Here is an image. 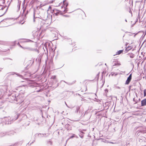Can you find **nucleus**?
I'll return each mask as SVG.
<instances>
[{"label":"nucleus","instance_id":"1","mask_svg":"<svg viewBox=\"0 0 146 146\" xmlns=\"http://www.w3.org/2000/svg\"><path fill=\"white\" fill-rule=\"evenodd\" d=\"M7 7L0 5V17L3 16L5 14L7 10Z\"/></svg>","mask_w":146,"mask_h":146},{"label":"nucleus","instance_id":"2","mask_svg":"<svg viewBox=\"0 0 146 146\" xmlns=\"http://www.w3.org/2000/svg\"><path fill=\"white\" fill-rule=\"evenodd\" d=\"M10 119V117H5L3 118H0V123L4 124H6L5 120H9Z\"/></svg>","mask_w":146,"mask_h":146},{"label":"nucleus","instance_id":"3","mask_svg":"<svg viewBox=\"0 0 146 146\" xmlns=\"http://www.w3.org/2000/svg\"><path fill=\"white\" fill-rule=\"evenodd\" d=\"M131 74L128 77L125 83V84H129L131 79Z\"/></svg>","mask_w":146,"mask_h":146},{"label":"nucleus","instance_id":"4","mask_svg":"<svg viewBox=\"0 0 146 146\" xmlns=\"http://www.w3.org/2000/svg\"><path fill=\"white\" fill-rule=\"evenodd\" d=\"M142 106H144L146 105V99H145L141 101Z\"/></svg>","mask_w":146,"mask_h":146},{"label":"nucleus","instance_id":"5","mask_svg":"<svg viewBox=\"0 0 146 146\" xmlns=\"http://www.w3.org/2000/svg\"><path fill=\"white\" fill-rule=\"evenodd\" d=\"M12 120V119L11 120V118L9 120H5L6 124H9L11 123V121Z\"/></svg>","mask_w":146,"mask_h":146},{"label":"nucleus","instance_id":"6","mask_svg":"<svg viewBox=\"0 0 146 146\" xmlns=\"http://www.w3.org/2000/svg\"><path fill=\"white\" fill-rule=\"evenodd\" d=\"M22 16L23 17V19L20 22V23H21V24H23L25 22H22V21H23V20H24L25 19L26 16L25 15H23Z\"/></svg>","mask_w":146,"mask_h":146},{"label":"nucleus","instance_id":"7","mask_svg":"<svg viewBox=\"0 0 146 146\" xmlns=\"http://www.w3.org/2000/svg\"><path fill=\"white\" fill-rule=\"evenodd\" d=\"M123 50H119L117 51L116 54V55L117 54H121V53H122L123 51Z\"/></svg>","mask_w":146,"mask_h":146},{"label":"nucleus","instance_id":"8","mask_svg":"<svg viewBox=\"0 0 146 146\" xmlns=\"http://www.w3.org/2000/svg\"><path fill=\"white\" fill-rule=\"evenodd\" d=\"M20 4H21L20 3V2L19 1L17 3V8L18 9V10H19V9L20 8Z\"/></svg>","mask_w":146,"mask_h":146},{"label":"nucleus","instance_id":"9","mask_svg":"<svg viewBox=\"0 0 146 146\" xmlns=\"http://www.w3.org/2000/svg\"><path fill=\"white\" fill-rule=\"evenodd\" d=\"M131 49V47L130 46H128L127 48H126L125 50L126 51H128Z\"/></svg>","mask_w":146,"mask_h":146},{"label":"nucleus","instance_id":"10","mask_svg":"<svg viewBox=\"0 0 146 146\" xmlns=\"http://www.w3.org/2000/svg\"><path fill=\"white\" fill-rule=\"evenodd\" d=\"M52 13H54V14L56 12H58V10L56 9H54L53 10H52Z\"/></svg>","mask_w":146,"mask_h":146},{"label":"nucleus","instance_id":"11","mask_svg":"<svg viewBox=\"0 0 146 146\" xmlns=\"http://www.w3.org/2000/svg\"><path fill=\"white\" fill-rule=\"evenodd\" d=\"M129 57L131 58H133L134 57V55L133 54H129Z\"/></svg>","mask_w":146,"mask_h":146},{"label":"nucleus","instance_id":"12","mask_svg":"<svg viewBox=\"0 0 146 146\" xmlns=\"http://www.w3.org/2000/svg\"><path fill=\"white\" fill-rule=\"evenodd\" d=\"M144 96H146V89L144 90Z\"/></svg>","mask_w":146,"mask_h":146},{"label":"nucleus","instance_id":"13","mask_svg":"<svg viewBox=\"0 0 146 146\" xmlns=\"http://www.w3.org/2000/svg\"><path fill=\"white\" fill-rule=\"evenodd\" d=\"M14 74H16V75H17L18 76H20V77H22V76L21 75L18 74H17V73H13L12 74V75H14Z\"/></svg>","mask_w":146,"mask_h":146},{"label":"nucleus","instance_id":"14","mask_svg":"<svg viewBox=\"0 0 146 146\" xmlns=\"http://www.w3.org/2000/svg\"><path fill=\"white\" fill-rule=\"evenodd\" d=\"M75 136H76L75 135L73 134L72 135V136H70V138H72L74 137H76Z\"/></svg>","mask_w":146,"mask_h":146},{"label":"nucleus","instance_id":"15","mask_svg":"<svg viewBox=\"0 0 146 146\" xmlns=\"http://www.w3.org/2000/svg\"><path fill=\"white\" fill-rule=\"evenodd\" d=\"M59 14V13L58 12H56V13H54V14H55L56 16H57V15H58Z\"/></svg>","mask_w":146,"mask_h":146},{"label":"nucleus","instance_id":"16","mask_svg":"<svg viewBox=\"0 0 146 146\" xmlns=\"http://www.w3.org/2000/svg\"><path fill=\"white\" fill-rule=\"evenodd\" d=\"M80 109V108L79 107H78L76 109V111H77V112H78V110H79Z\"/></svg>","mask_w":146,"mask_h":146},{"label":"nucleus","instance_id":"17","mask_svg":"<svg viewBox=\"0 0 146 146\" xmlns=\"http://www.w3.org/2000/svg\"><path fill=\"white\" fill-rule=\"evenodd\" d=\"M35 13H34L33 14V17H34V21H35Z\"/></svg>","mask_w":146,"mask_h":146},{"label":"nucleus","instance_id":"18","mask_svg":"<svg viewBox=\"0 0 146 146\" xmlns=\"http://www.w3.org/2000/svg\"><path fill=\"white\" fill-rule=\"evenodd\" d=\"M51 7L50 6H49L48 7V11H49V10H50V9H51Z\"/></svg>","mask_w":146,"mask_h":146},{"label":"nucleus","instance_id":"19","mask_svg":"<svg viewBox=\"0 0 146 146\" xmlns=\"http://www.w3.org/2000/svg\"><path fill=\"white\" fill-rule=\"evenodd\" d=\"M80 136L82 138L83 137V136H82L80 135Z\"/></svg>","mask_w":146,"mask_h":146},{"label":"nucleus","instance_id":"20","mask_svg":"<svg viewBox=\"0 0 146 146\" xmlns=\"http://www.w3.org/2000/svg\"><path fill=\"white\" fill-rule=\"evenodd\" d=\"M55 77H55V76H53V78H53V79H55Z\"/></svg>","mask_w":146,"mask_h":146},{"label":"nucleus","instance_id":"21","mask_svg":"<svg viewBox=\"0 0 146 146\" xmlns=\"http://www.w3.org/2000/svg\"><path fill=\"white\" fill-rule=\"evenodd\" d=\"M29 41V40L28 41H25V42H27V41ZM29 41H31V40H29Z\"/></svg>","mask_w":146,"mask_h":146},{"label":"nucleus","instance_id":"22","mask_svg":"<svg viewBox=\"0 0 146 146\" xmlns=\"http://www.w3.org/2000/svg\"><path fill=\"white\" fill-rule=\"evenodd\" d=\"M110 143L113 144V143H113V142H110Z\"/></svg>","mask_w":146,"mask_h":146},{"label":"nucleus","instance_id":"23","mask_svg":"<svg viewBox=\"0 0 146 146\" xmlns=\"http://www.w3.org/2000/svg\"><path fill=\"white\" fill-rule=\"evenodd\" d=\"M18 118V115H17V117L16 119H15V120H16V119H17V118Z\"/></svg>","mask_w":146,"mask_h":146},{"label":"nucleus","instance_id":"24","mask_svg":"<svg viewBox=\"0 0 146 146\" xmlns=\"http://www.w3.org/2000/svg\"><path fill=\"white\" fill-rule=\"evenodd\" d=\"M64 2H65V1H63V3L64 4Z\"/></svg>","mask_w":146,"mask_h":146},{"label":"nucleus","instance_id":"25","mask_svg":"<svg viewBox=\"0 0 146 146\" xmlns=\"http://www.w3.org/2000/svg\"><path fill=\"white\" fill-rule=\"evenodd\" d=\"M117 65L116 63H115V64L114 65Z\"/></svg>","mask_w":146,"mask_h":146},{"label":"nucleus","instance_id":"26","mask_svg":"<svg viewBox=\"0 0 146 146\" xmlns=\"http://www.w3.org/2000/svg\"><path fill=\"white\" fill-rule=\"evenodd\" d=\"M111 74H112V75H113V72L111 73Z\"/></svg>","mask_w":146,"mask_h":146},{"label":"nucleus","instance_id":"27","mask_svg":"<svg viewBox=\"0 0 146 146\" xmlns=\"http://www.w3.org/2000/svg\"><path fill=\"white\" fill-rule=\"evenodd\" d=\"M20 46L21 47L23 48V47H22L21 46V45H20Z\"/></svg>","mask_w":146,"mask_h":146},{"label":"nucleus","instance_id":"28","mask_svg":"<svg viewBox=\"0 0 146 146\" xmlns=\"http://www.w3.org/2000/svg\"><path fill=\"white\" fill-rule=\"evenodd\" d=\"M125 21L126 22H127V20H125Z\"/></svg>","mask_w":146,"mask_h":146},{"label":"nucleus","instance_id":"29","mask_svg":"<svg viewBox=\"0 0 146 146\" xmlns=\"http://www.w3.org/2000/svg\"><path fill=\"white\" fill-rule=\"evenodd\" d=\"M68 5V4H67L66 5V7L67 6V5Z\"/></svg>","mask_w":146,"mask_h":146},{"label":"nucleus","instance_id":"30","mask_svg":"<svg viewBox=\"0 0 146 146\" xmlns=\"http://www.w3.org/2000/svg\"><path fill=\"white\" fill-rule=\"evenodd\" d=\"M4 135H2V136H4Z\"/></svg>","mask_w":146,"mask_h":146},{"label":"nucleus","instance_id":"31","mask_svg":"<svg viewBox=\"0 0 146 146\" xmlns=\"http://www.w3.org/2000/svg\"><path fill=\"white\" fill-rule=\"evenodd\" d=\"M76 137L78 138V137H77V136H76Z\"/></svg>","mask_w":146,"mask_h":146}]
</instances>
